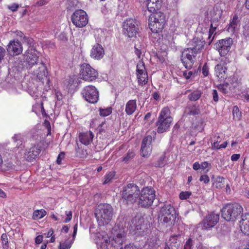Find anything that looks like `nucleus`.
<instances>
[{
	"label": "nucleus",
	"mask_w": 249,
	"mask_h": 249,
	"mask_svg": "<svg viewBox=\"0 0 249 249\" xmlns=\"http://www.w3.org/2000/svg\"><path fill=\"white\" fill-rule=\"evenodd\" d=\"M113 215V208L107 203H100L95 211V216L99 226L108 224L111 220Z\"/></svg>",
	"instance_id": "f257e3e1"
},
{
	"label": "nucleus",
	"mask_w": 249,
	"mask_h": 249,
	"mask_svg": "<svg viewBox=\"0 0 249 249\" xmlns=\"http://www.w3.org/2000/svg\"><path fill=\"white\" fill-rule=\"evenodd\" d=\"M200 44H196L193 48L185 49L182 53L181 61L187 69H191L196 61L197 53L203 48L202 42L199 41Z\"/></svg>",
	"instance_id": "f03ea898"
},
{
	"label": "nucleus",
	"mask_w": 249,
	"mask_h": 249,
	"mask_svg": "<svg viewBox=\"0 0 249 249\" xmlns=\"http://www.w3.org/2000/svg\"><path fill=\"white\" fill-rule=\"evenodd\" d=\"M242 206L237 203H228L222 209V216L228 221H234L240 218L243 213Z\"/></svg>",
	"instance_id": "7ed1b4c3"
},
{
	"label": "nucleus",
	"mask_w": 249,
	"mask_h": 249,
	"mask_svg": "<svg viewBox=\"0 0 249 249\" xmlns=\"http://www.w3.org/2000/svg\"><path fill=\"white\" fill-rule=\"evenodd\" d=\"M121 193L122 199L127 204L134 203L138 199L140 190L137 184L130 183L123 187Z\"/></svg>",
	"instance_id": "20e7f679"
},
{
	"label": "nucleus",
	"mask_w": 249,
	"mask_h": 249,
	"mask_svg": "<svg viewBox=\"0 0 249 249\" xmlns=\"http://www.w3.org/2000/svg\"><path fill=\"white\" fill-rule=\"evenodd\" d=\"M170 113L171 111L168 107H164L160 111L156 122L158 133H162L169 129L173 120Z\"/></svg>",
	"instance_id": "39448f33"
},
{
	"label": "nucleus",
	"mask_w": 249,
	"mask_h": 249,
	"mask_svg": "<svg viewBox=\"0 0 249 249\" xmlns=\"http://www.w3.org/2000/svg\"><path fill=\"white\" fill-rule=\"evenodd\" d=\"M155 197V191L152 187H143L140 191L138 204L142 208H149L153 204Z\"/></svg>",
	"instance_id": "423d86ee"
},
{
	"label": "nucleus",
	"mask_w": 249,
	"mask_h": 249,
	"mask_svg": "<svg viewBox=\"0 0 249 249\" xmlns=\"http://www.w3.org/2000/svg\"><path fill=\"white\" fill-rule=\"evenodd\" d=\"M166 23V17L161 12L152 13L149 17V27L153 33L161 32Z\"/></svg>",
	"instance_id": "0eeeda50"
},
{
	"label": "nucleus",
	"mask_w": 249,
	"mask_h": 249,
	"mask_svg": "<svg viewBox=\"0 0 249 249\" xmlns=\"http://www.w3.org/2000/svg\"><path fill=\"white\" fill-rule=\"evenodd\" d=\"M175 209L171 204H165L160 208L159 219L164 223L172 224L176 220Z\"/></svg>",
	"instance_id": "6e6552de"
},
{
	"label": "nucleus",
	"mask_w": 249,
	"mask_h": 249,
	"mask_svg": "<svg viewBox=\"0 0 249 249\" xmlns=\"http://www.w3.org/2000/svg\"><path fill=\"white\" fill-rule=\"evenodd\" d=\"M219 220V214L214 212L209 213L197 225V230L209 231L214 227Z\"/></svg>",
	"instance_id": "1a4fd4ad"
},
{
	"label": "nucleus",
	"mask_w": 249,
	"mask_h": 249,
	"mask_svg": "<svg viewBox=\"0 0 249 249\" xmlns=\"http://www.w3.org/2000/svg\"><path fill=\"white\" fill-rule=\"evenodd\" d=\"M123 31L124 35L128 37H135L139 31L137 20L132 18L125 20L123 23Z\"/></svg>",
	"instance_id": "9d476101"
},
{
	"label": "nucleus",
	"mask_w": 249,
	"mask_h": 249,
	"mask_svg": "<svg viewBox=\"0 0 249 249\" xmlns=\"http://www.w3.org/2000/svg\"><path fill=\"white\" fill-rule=\"evenodd\" d=\"M81 95L87 102L90 104H96L99 100V91L92 85L85 86L81 91Z\"/></svg>",
	"instance_id": "9b49d317"
},
{
	"label": "nucleus",
	"mask_w": 249,
	"mask_h": 249,
	"mask_svg": "<svg viewBox=\"0 0 249 249\" xmlns=\"http://www.w3.org/2000/svg\"><path fill=\"white\" fill-rule=\"evenodd\" d=\"M71 20L72 24L78 28L85 27L89 22V17L84 10L77 9L71 16Z\"/></svg>",
	"instance_id": "f8f14e48"
},
{
	"label": "nucleus",
	"mask_w": 249,
	"mask_h": 249,
	"mask_svg": "<svg viewBox=\"0 0 249 249\" xmlns=\"http://www.w3.org/2000/svg\"><path fill=\"white\" fill-rule=\"evenodd\" d=\"M80 74L84 80L88 82H93L98 77L97 71L87 63L81 65Z\"/></svg>",
	"instance_id": "ddd939ff"
},
{
	"label": "nucleus",
	"mask_w": 249,
	"mask_h": 249,
	"mask_svg": "<svg viewBox=\"0 0 249 249\" xmlns=\"http://www.w3.org/2000/svg\"><path fill=\"white\" fill-rule=\"evenodd\" d=\"M136 74L139 85L142 86L147 83L148 80V73L143 61L140 60L138 63Z\"/></svg>",
	"instance_id": "4468645a"
},
{
	"label": "nucleus",
	"mask_w": 249,
	"mask_h": 249,
	"mask_svg": "<svg viewBox=\"0 0 249 249\" xmlns=\"http://www.w3.org/2000/svg\"><path fill=\"white\" fill-rule=\"evenodd\" d=\"M8 54L12 56L18 55L22 52V47L21 42L18 39L10 40L6 47Z\"/></svg>",
	"instance_id": "2eb2a0df"
},
{
	"label": "nucleus",
	"mask_w": 249,
	"mask_h": 249,
	"mask_svg": "<svg viewBox=\"0 0 249 249\" xmlns=\"http://www.w3.org/2000/svg\"><path fill=\"white\" fill-rule=\"evenodd\" d=\"M232 41L231 38L221 39L215 44L216 50L218 51L221 56H226L229 52Z\"/></svg>",
	"instance_id": "dca6fc26"
},
{
	"label": "nucleus",
	"mask_w": 249,
	"mask_h": 249,
	"mask_svg": "<svg viewBox=\"0 0 249 249\" xmlns=\"http://www.w3.org/2000/svg\"><path fill=\"white\" fill-rule=\"evenodd\" d=\"M126 234L124 231L121 233H118L116 235L110 240V237L108 238L109 242H111L112 246L114 247H120L125 241Z\"/></svg>",
	"instance_id": "f3484780"
},
{
	"label": "nucleus",
	"mask_w": 249,
	"mask_h": 249,
	"mask_svg": "<svg viewBox=\"0 0 249 249\" xmlns=\"http://www.w3.org/2000/svg\"><path fill=\"white\" fill-rule=\"evenodd\" d=\"M212 149L213 150H218L221 148H225L228 145L227 141L224 142L222 144L219 143L221 142V139L217 134H214L211 139Z\"/></svg>",
	"instance_id": "a211bd4d"
},
{
	"label": "nucleus",
	"mask_w": 249,
	"mask_h": 249,
	"mask_svg": "<svg viewBox=\"0 0 249 249\" xmlns=\"http://www.w3.org/2000/svg\"><path fill=\"white\" fill-rule=\"evenodd\" d=\"M104 49L101 44L94 45L90 51V56L95 59L100 60L104 55Z\"/></svg>",
	"instance_id": "6ab92c4d"
},
{
	"label": "nucleus",
	"mask_w": 249,
	"mask_h": 249,
	"mask_svg": "<svg viewBox=\"0 0 249 249\" xmlns=\"http://www.w3.org/2000/svg\"><path fill=\"white\" fill-rule=\"evenodd\" d=\"M25 56L26 57L27 62L30 67H32L36 64L38 56L35 50H27L25 53Z\"/></svg>",
	"instance_id": "aec40b11"
},
{
	"label": "nucleus",
	"mask_w": 249,
	"mask_h": 249,
	"mask_svg": "<svg viewBox=\"0 0 249 249\" xmlns=\"http://www.w3.org/2000/svg\"><path fill=\"white\" fill-rule=\"evenodd\" d=\"M215 74L220 81H224L227 78V68L222 64H217L214 68Z\"/></svg>",
	"instance_id": "412c9836"
},
{
	"label": "nucleus",
	"mask_w": 249,
	"mask_h": 249,
	"mask_svg": "<svg viewBox=\"0 0 249 249\" xmlns=\"http://www.w3.org/2000/svg\"><path fill=\"white\" fill-rule=\"evenodd\" d=\"M241 231L245 235H249V213L242 215V220L240 222Z\"/></svg>",
	"instance_id": "4be33fe9"
},
{
	"label": "nucleus",
	"mask_w": 249,
	"mask_h": 249,
	"mask_svg": "<svg viewBox=\"0 0 249 249\" xmlns=\"http://www.w3.org/2000/svg\"><path fill=\"white\" fill-rule=\"evenodd\" d=\"M41 151L40 147L34 145L31 147L26 155V160L31 162L38 156Z\"/></svg>",
	"instance_id": "5701e85b"
},
{
	"label": "nucleus",
	"mask_w": 249,
	"mask_h": 249,
	"mask_svg": "<svg viewBox=\"0 0 249 249\" xmlns=\"http://www.w3.org/2000/svg\"><path fill=\"white\" fill-rule=\"evenodd\" d=\"M147 8L148 10L152 13L158 12L161 6V0H147Z\"/></svg>",
	"instance_id": "b1692460"
},
{
	"label": "nucleus",
	"mask_w": 249,
	"mask_h": 249,
	"mask_svg": "<svg viewBox=\"0 0 249 249\" xmlns=\"http://www.w3.org/2000/svg\"><path fill=\"white\" fill-rule=\"evenodd\" d=\"M93 136V133L89 131L80 133L79 135V139L81 143L88 145L92 141Z\"/></svg>",
	"instance_id": "393cba45"
},
{
	"label": "nucleus",
	"mask_w": 249,
	"mask_h": 249,
	"mask_svg": "<svg viewBox=\"0 0 249 249\" xmlns=\"http://www.w3.org/2000/svg\"><path fill=\"white\" fill-rule=\"evenodd\" d=\"M240 20L238 16L235 14L232 18L230 21V23L228 27V31L232 33H234L238 28L239 26Z\"/></svg>",
	"instance_id": "a878e982"
},
{
	"label": "nucleus",
	"mask_w": 249,
	"mask_h": 249,
	"mask_svg": "<svg viewBox=\"0 0 249 249\" xmlns=\"http://www.w3.org/2000/svg\"><path fill=\"white\" fill-rule=\"evenodd\" d=\"M136 100H130L125 105V112L127 115H131L136 111Z\"/></svg>",
	"instance_id": "bb28decb"
},
{
	"label": "nucleus",
	"mask_w": 249,
	"mask_h": 249,
	"mask_svg": "<svg viewBox=\"0 0 249 249\" xmlns=\"http://www.w3.org/2000/svg\"><path fill=\"white\" fill-rule=\"evenodd\" d=\"M200 110L198 106L192 105L187 107L184 111L186 116H195L199 114Z\"/></svg>",
	"instance_id": "cd10ccee"
},
{
	"label": "nucleus",
	"mask_w": 249,
	"mask_h": 249,
	"mask_svg": "<svg viewBox=\"0 0 249 249\" xmlns=\"http://www.w3.org/2000/svg\"><path fill=\"white\" fill-rule=\"evenodd\" d=\"M78 229V224L76 223L74 225L73 227V232L72 234V240L69 243H60L59 249H70L71 246V245L72 243L73 242V241L75 239L76 235L77 234Z\"/></svg>",
	"instance_id": "c85d7f7f"
},
{
	"label": "nucleus",
	"mask_w": 249,
	"mask_h": 249,
	"mask_svg": "<svg viewBox=\"0 0 249 249\" xmlns=\"http://www.w3.org/2000/svg\"><path fill=\"white\" fill-rule=\"evenodd\" d=\"M48 71L44 64L41 63L40 66L36 71V76L39 80H42L47 77Z\"/></svg>",
	"instance_id": "c756f323"
},
{
	"label": "nucleus",
	"mask_w": 249,
	"mask_h": 249,
	"mask_svg": "<svg viewBox=\"0 0 249 249\" xmlns=\"http://www.w3.org/2000/svg\"><path fill=\"white\" fill-rule=\"evenodd\" d=\"M47 214V212L43 209L35 210L33 212L32 218L34 220H38L44 217Z\"/></svg>",
	"instance_id": "7c9ffc66"
},
{
	"label": "nucleus",
	"mask_w": 249,
	"mask_h": 249,
	"mask_svg": "<svg viewBox=\"0 0 249 249\" xmlns=\"http://www.w3.org/2000/svg\"><path fill=\"white\" fill-rule=\"evenodd\" d=\"M233 120L239 121L242 118V113L237 106H234L232 108Z\"/></svg>",
	"instance_id": "2f4dec72"
},
{
	"label": "nucleus",
	"mask_w": 249,
	"mask_h": 249,
	"mask_svg": "<svg viewBox=\"0 0 249 249\" xmlns=\"http://www.w3.org/2000/svg\"><path fill=\"white\" fill-rule=\"evenodd\" d=\"M201 92L200 90H194L188 95V99L191 101L198 100L201 97Z\"/></svg>",
	"instance_id": "473e14b6"
},
{
	"label": "nucleus",
	"mask_w": 249,
	"mask_h": 249,
	"mask_svg": "<svg viewBox=\"0 0 249 249\" xmlns=\"http://www.w3.org/2000/svg\"><path fill=\"white\" fill-rule=\"evenodd\" d=\"M78 85V79L70 77L68 81L67 87L69 89H74Z\"/></svg>",
	"instance_id": "72a5a7b5"
},
{
	"label": "nucleus",
	"mask_w": 249,
	"mask_h": 249,
	"mask_svg": "<svg viewBox=\"0 0 249 249\" xmlns=\"http://www.w3.org/2000/svg\"><path fill=\"white\" fill-rule=\"evenodd\" d=\"M217 26H213L212 23L211 24L210 28L209 31V44L210 45L214 38V36L216 34L215 33V30L216 29Z\"/></svg>",
	"instance_id": "f704fd0d"
},
{
	"label": "nucleus",
	"mask_w": 249,
	"mask_h": 249,
	"mask_svg": "<svg viewBox=\"0 0 249 249\" xmlns=\"http://www.w3.org/2000/svg\"><path fill=\"white\" fill-rule=\"evenodd\" d=\"M225 179L222 177H217L215 179L214 185L216 188L221 189L225 186Z\"/></svg>",
	"instance_id": "c9c22d12"
},
{
	"label": "nucleus",
	"mask_w": 249,
	"mask_h": 249,
	"mask_svg": "<svg viewBox=\"0 0 249 249\" xmlns=\"http://www.w3.org/2000/svg\"><path fill=\"white\" fill-rule=\"evenodd\" d=\"M135 156V153L132 150H129L123 158L122 161L128 163Z\"/></svg>",
	"instance_id": "e433bc0d"
},
{
	"label": "nucleus",
	"mask_w": 249,
	"mask_h": 249,
	"mask_svg": "<svg viewBox=\"0 0 249 249\" xmlns=\"http://www.w3.org/2000/svg\"><path fill=\"white\" fill-rule=\"evenodd\" d=\"M152 146H141V155L143 157H148L152 151Z\"/></svg>",
	"instance_id": "4c0bfd02"
},
{
	"label": "nucleus",
	"mask_w": 249,
	"mask_h": 249,
	"mask_svg": "<svg viewBox=\"0 0 249 249\" xmlns=\"http://www.w3.org/2000/svg\"><path fill=\"white\" fill-rule=\"evenodd\" d=\"M165 155L164 154L161 156L159 159L153 163V166L156 167H163L165 163Z\"/></svg>",
	"instance_id": "58836bf2"
},
{
	"label": "nucleus",
	"mask_w": 249,
	"mask_h": 249,
	"mask_svg": "<svg viewBox=\"0 0 249 249\" xmlns=\"http://www.w3.org/2000/svg\"><path fill=\"white\" fill-rule=\"evenodd\" d=\"M1 242L3 249H9V240L6 233H2L1 235Z\"/></svg>",
	"instance_id": "ea45409f"
},
{
	"label": "nucleus",
	"mask_w": 249,
	"mask_h": 249,
	"mask_svg": "<svg viewBox=\"0 0 249 249\" xmlns=\"http://www.w3.org/2000/svg\"><path fill=\"white\" fill-rule=\"evenodd\" d=\"M222 11L221 9L216 7L213 8V11L211 12V15L214 19H218L221 17Z\"/></svg>",
	"instance_id": "a19ab883"
},
{
	"label": "nucleus",
	"mask_w": 249,
	"mask_h": 249,
	"mask_svg": "<svg viewBox=\"0 0 249 249\" xmlns=\"http://www.w3.org/2000/svg\"><path fill=\"white\" fill-rule=\"evenodd\" d=\"M14 142L16 143V147L22 148V140L20 135L15 134L12 138Z\"/></svg>",
	"instance_id": "79ce46f5"
},
{
	"label": "nucleus",
	"mask_w": 249,
	"mask_h": 249,
	"mask_svg": "<svg viewBox=\"0 0 249 249\" xmlns=\"http://www.w3.org/2000/svg\"><path fill=\"white\" fill-rule=\"evenodd\" d=\"M153 138L150 135L145 136L142 142V146H152Z\"/></svg>",
	"instance_id": "37998d69"
},
{
	"label": "nucleus",
	"mask_w": 249,
	"mask_h": 249,
	"mask_svg": "<svg viewBox=\"0 0 249 249\" xmlns=\"http://www.w3.org/2000/svg\"><path fill=\"white\" fill-rule=\"evenodd\" d=\"M116 173L114 171L109 172L105 176L103 184H106L111 181L114 178Z\"/></svg>",
	"instance_id": "c03bdc74"
},
{
	"label": "nucleus",
	"mask_w": 249,
	"mask_h": 249,
	"mask_svg": "<svg viewBox=\"0 0 249 249\" xmlns=\"http://www.w3.org/2000/svg\"><path fill=\"white\" fill-rule=\"evenodd\" d=\"M99 111L100 116L103 117H107L111 114L112 108L111 107H109L105 109L99 108Z\"/></svg>",
	"instance_id": "a18cd8bd"
},
{
	"label": "nucleus",
	"mask_w": 249,
	"mask_h": 249,
	"mask_svg": "<svg viewBox=\"0 0 249 249\" xmlns=\"http://www.w3.org/2000/svg\"><path fill=\"white\" fill-rule=\"evenodd\" d=\"M192 193L191 192H181L179 194V197L181 200L187 199L190 197Z\"/></svg>",
	"instance_id": "49530a36"
},
{
	"label": "nucleus",
	"mask_w": 249,
	"mask_h": 249,
	"mask_svg": "<svg viewBox=\"0 0 249 249\" xmlns=\"http://www.w3.org/2000/svg\"><path fill=\"white\" fill-rule=\"evenodd\" d=\"M211 164L207 161H203L200 163V168L203 170H206V172H208L210 170Z\"/></svg>",
	"instance_id": "de8ad7c7"
},
{
	"label": "nucleus",
	"mask_w": 249,
	"mask_h": 249,
	"mask_svg": "<svg viewBox=\"0 0 249 249\" xmlns=\"http://www.w3.org/2000/svg\"><path fill=\"white\" fill-rule=\"evenodd\" d=\"M202 73L204 77H206L209 73V68L207 63H205L202 68Z\"/></svg>",
	"instance_id": "09e8293b"
},
{
	"label": "nucleus",
	"mask_w": 249,
	"mask_h": 249,
	"mask_svg": "<svg viewBox=\"0 0 249 249\" xmlns=\"http://www.w3.org/2000/svg\"><path fill=\"white\" fill-rule=\"evenodd\" d=\"M199 181L205 184H208L210 182V179L207 175H202L200 177Z\"/></svg>",
	"instance_id": "8fccbe9b"
},
{
	"label": "nucleus",
	"mask_w": 249,
	"mask_h": 249,
	"mask_svg": "<svg viewBox=\"0 0 249 249\" xmlns=\"http://www.w3.org/2000/svg\"><path fill=\"white\" fill-rule=\"evenodd\" d=\"M43 124H44V125L45 126V127L47 129L48 132H47V136L51 135V126L50 122L47 120H45L44 121Z\"/></svg>",
	"instance_id": "3c124183"
},
{
	"label": "nucleus",
	"mask_w": 249,
	"mask_h": 249,
	"mask_svg": "<svg viewBox=\"0 0 249 249\" xmlns=\"http://www.w3.org/2000/svg\"><path fill=\"white\" fill-rule=\"evenodd\" d=\"M193 246V240L192 238H189L186 242L184 246V249H192V247Z\"/></svg>",
	"instance_id": "603ef678"
},
{
	"label": "nucleus",
	"mask_w": 249,
	"mask_h": 249,
	"mask_svg": "<svg viewBox=\"0 0 249 249\" xmlns=\"http://www.w3.org/2000/svg\"><path fill=\"white\" fill-rule=\"evenodd\" d=\"M65 214L67 216V217L64 220V222L68 223V222H70L72 218V212L71 211H66L65 212Z\"/></svg>",
	"instance_id": "864d4df0"
},
{
	"label": "nucleus",
	"mask_w": 249,
	"mask_h": 249,
	"mask_svg": "<svg viewBox=\"0 0 249 249\" xmlns=\"http://www.w3.org/2000/svg\"><path fill=\"white\" fill-rule=\"evenodd\" d=\"M5 54H6L5 49L2 46H0V63L1 62L2 60L4 59Z\"/></svg>",
	"instance_id": "5fc2aeb1"
},
{
	"label": "nucleus",
	"mask_w": 249,
	"mask_h": 249,
	"mask_svg": "<svg viewBox=\"0 0 249 249\" xmlns=\"http://www.w3.org/2000/svg\"><path fill=\"white\" fill-rule=\"evenodd\" d=\"M140 249V247L134 245V244L130 243L126 245L124 249Z\"/></svg>",
	"instance_id": "6e6d98bb"
},
{
	"label": "nucleus",
	"mask_w": 249,
	"mask_h": 249,
	"mask_svg": "<svg viewBox=\"0 0 249 249\" xmlns=\"http://www.w3.org/2000/svg\"><path fill=\"white\" fill-rule=\"evenodd\" d=\"M65 153L64 152H61L57 156L56 162L58 164H61L62 160L64 158Z\"/></svg>",
	"instance_id": "4d7b16f0"
},
{
	"label": "nucleus",
	"mask_w": 249,
	"mask_h": 249,
	"mask_svg": "<svg viewBox=\"0 0 249 249\" xmlns=\"http://www.w3.org/2000/svg\"><path fill=\"white\" fill-rule=\"evenodd\" d=\"M19 7V5L18 4L14 3L12 4L10 6H8V8L12 12H15L18 10Z\"/></svg>",
	"instance_id": "13d9d810"
},
{
	"label": "nucleus",
	"mask_w": 249,
	"mask_h": 249,
	"mask_svg": "<svg viewBox=\"0 0 249 249\" xmlns=\"http://www.w3.org/2000/svg\"><path fill=\"white\" fill-rule=\"evenodd\" d=\"M193 72L192 71H183V75L186 79H189Z\"/></svg>",
	"instance_id": "bf43d9fd"
},
{
	"label": "nucleus",
	"mask_w": 249,
	"mask_h": 249,
	"mask_svg": "<svg viewBox=\"0 0 249 249\" xmlns=\"http://www.w3.org/2000/svg\"><path fill=\"white\" fill-rule=\"evenodd\" d=\"M228 84L226 85H220L219 87V89L222 91V92L224 93H227L228 92L227 87H228Z\"/></svg>",
	"instance_id": "052dcab7"
},
{
	"label": "nucleus",
	"mask_w": 249,
	"mask_h": 249,
	"mask_svg": "<svg viewBox=\"0 0 249 249\" xmlns=\"http://www.w3.org/2000/svg\"><path fill=\"white\" fill-rule=\"evenodd\" d=\"M229 63V59L227 57H224L220 59V63L219 64H222L223 66H226Z\"/></svg>",
	"instance_id": "680f3d73"
},
{
	"label": "nucleus",
	"mask_w": 249,
	"mask_h": 249,
	"mask_svg": "<svg viewBox=\"0 0 249 249\" xmlns=\"http://www.w3.org/2000/svg\"><path fill=\"white\" fill-rule=\"evenodd\" d=\"M213 100L215 102H217L219 99L217 91L216 89L213 90Z\"/></svg>",
	"instance_id": "e2e57ef3"
},
{
	"label": "nucleus",
	"mask_w": 249,
	"mask_h": 249,
	"mask_svg": "<svg viewBox=\"0 0 249 249\" xmlns=\"http://www.w3.org/2000/svg\"><path fill=\"white\" fill-rule=\"evenodd\" d=\"M43 237L42 235L37 236L35 238V243L36 244H40L43 241Z\"/></svg>",
	"instance_id": "0e129e2a"
},
{
	"label": "nucleus",
	"mask_w": 249,
	"mask_h": 249,
	"mask_svg": "<svg viewBox=\"0 0 249 249\" xmlns=\"http://www.w3.org/2000/svg\"><path fill=\"white\" fill-rule=\"evenodd\" d=\"M40 108H41V111L42 115L43 117H45L46 118L48 117V115L46 113L45 110L44 106H43V103L42 102L41 103Z\"/></svg>",
	"instance_id": "69168bd1"
},
{
	"label": "nucleus",
	"mask_w": 249,
	"mask_h": 249,
	"mask_svg": "<svg viewBox=\"0 0 249 249\" xmlns=\"http://www.w3.org/2000/svg\"><path fill=\"white\" fill-rule=\"evenodd\" d=\"M240 157V155L239 154H234L231 156V160L232 161H237Z\"/></svg>",
	"instance_id": "338daca9"
},
{
	"label": "nucleus",
	"mask_w": 249,
	"mask_h": 249,
	"mask_svg": "<svg viewBox=\"0 0 249 249\" xmlns=\"http://www.w3.org/2000/svg\"><path fill=\"white\" fill-rule=\"evenodd\" d=\"M194 170L197 171L200 168V164L198 161L195 162L193 165Z\"/></svg>",
	"instance_id": "774afa93"
}]
</instances>
